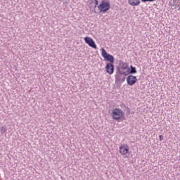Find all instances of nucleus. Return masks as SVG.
Returning a JSON list of instances; mask_svg holds the SVG:
<instances>
[{"mask_svg":"<svg viewBox=\"0 0 180 180\" xmlns=\"http://www.w3.org/2000/svg\"><path fill=\"white\" fill-rule=\"evenodd\" d=\"M127 75V72L126 71H119L116 70V74L115 75V84L117 85H120L123 84L126 79V77Z\"/></svg>","mask_w":180,"mask_h":180,"instance_id":"nucleus-1","label":"nucleus"},{"mask_svg":"<svg viewBox=\"0 0 180 180\" xmlns=\"http://www.w3.org/2000/svg\"><path fill=\"white\" fill-rule=\"evenodd\" d=\"M123 115H124V112L120 108L114 109L111 113L112 118L114 120H120L123 117Z\"/></svg>","mask_w":180,"mask_h":180,"instance_id":"nucleus-2","label":"nucleus"},{"mask_svg":"<svg viewBox=\"0 0 180 180\" xmlns=\"http://www.w3.org/2000/svg\"><path fill=\"white\" fill-rule=\"evenodd\" d=\"M98 8L100 12H103V13H105V12H108L109 9H110V3L102 1L101 3L98 6Z\"/></svg>","mask_w":180,"mask_h":180,"instance_id":"nucleus-3","label":"nucleus"},{"mask_svg":"<svg viewBox=\"0 0 180 180\" xmlns=\"http://www.w3.org/2000/svg\"><path fill=\"white\" fill-rule=\"evenodd\" d=\"M101 55L102 57H103V58L105 60V61H109L111 64H113V63H115V57L108 53V52H106V50H105V49L103 48L101 49Z\"/></svg>","mask_w":180,"mask_h":180,"instance_id":"nucleus-4","label":"nucleus"},{"mask_svg":"<svg viewBox=\"0 0 180 180\" xmlns=\"http://www.w3.org/2000/svg\"><path fill=\"white\" fill-rule=\"evenodd\" d=\"M129 70V63L120 60L118 66L116 67L117 71H127Z\"/></svg>","mask_w":180,"mask_h":180,"instance_id":"nucleus-5","label":"nucleus"},{"mask_svg":"<svg viewBox=\"0 0 180 180\" xmlns=\"http://www.w3.org/2000/svg\"><path fill=\"white\" fill-rule=\"evenodd\" d=\"M84 41L88 44L90 47H92V49H97L96 44H95V41L89 37H86L84 38Z\"/></svg>","mask_w":180,"mask_h":180,"instance_id":"nucleus-6","label":"nucleus"},{"mask_svg":"<svg viewBox=\"0 0 180 180\" xmlns=\"http://www.w3.org/2000/svg\"><path fill=\"white\" fill-rule=\"evenodd\" d=\"M105 71L110 75H112L115 72V65L113 63H107L105 65Z\"/></svg>","mask_w":180,"mask_h":180,"instance_id":"nucleus-7","label":"nucleus"},{"mask_svg":"<svg viewBox=\"0 0 180 180\" xmlns=\"http://www.w3.org/2000/svg\"><path fill=\"white\" fill-rule=\"evenodd\" d=\"M127 82L128 85H134L137 82V77L133 76L131 75L127 77Z\"/></svg>","mask_w":180,"mask_h":180,"instance_id":"nucleus-8","label":"nucleus"},{"mask_svg":"<svg viewBox=\"0 0 180 180\" xmlns=\"http://www.w3.org/2000/svg\"><path fill=\"white\" fill-rule=\"evenodd\" d=\"M120 153L122 154V155H126L129 153V146H123V145H121L120 146Z\"/></svg>","mask_w":180,"mask_h":180,"instance_id":"nucleus-9","label":"nucleus"},{"mask_svg":"<svg viewBox=\"0 0 180 180\" xmlns=\"http://www.w3.org/2000/svg\"><path fill=\"white\" fill-rule=\"evenodd\" d=\"M99 4V1L98 0H91V2L90 4V6H94V11L92 12H94V13H96V7L98 6V4Z\"/></svg>","mask_w":180,"mask_h":180,"instance_id":"nucleus-10","label":"nucleus"},{"mask_svg":"<svg viewBox=\"0 0 180 180\" xmlns=\"http://www.w3.org/2000/svg\"><path fill=\"white\" fill-rule=\"evenodd\" d=\"M128 3L131 6H137L138 5H140V0H128Z\"/></svg>","mask_w":180,"mask_h":180,"instance_id":"nucleus-11","label":"nucleus"},{"mask_svg":"<svg viewBox=\"0 0 180 180\" xmlns=\"http://www.w3.org/2000/svg\"><path fill=\"white\" fill-rule=\"evenodd\" d=\"M136 73H137V70L136 69L135 67H134L133 65H131L129 68V74H136Z\"/></svg>","mask_w":180,"mask_h":180,"instance_id":"nucleus-12","label":"nucleus"},{"mask_svg":"<svg viewBox=\"0 0 180 180\" xmlns=\"http://www.w3.org/2000/svg\"><path fill=\"white\" fill-rule=\"evenodd\" d=\"M0 133H1V134H4V133H6V125H3L1 127H0Z\"/></svg>","mask_w":180,"mask_h":180,"instance_id":"nucleus-13","label":"nucleus"},{"mask_svg":"<svg viewBox=\"0 0 180 180\" xmlns=\"http://www.w3.org/2000/svg\"><path fill=\"white\" fill-rule=\"evenodd\" d=\"M124 112H127V115H130L131 110H130V108L128 107V108H125Z\"/></svg>","mask_w":180,"mask_h":180,"instance_id":"nucleus-14","label":"nucleus"},{"mask_svg":"<svg viewBox=\"0 0 180 180\" xmlns=\"http://www.w3.org/2000/svg\"><path fill=\"white\" fill-rule=\"evenodd\" d=\"M155 0H141V2H154Z\"/></svg>","mask_w":180,"mask_h":180,"instance_id":"nucleus-15","label":"nucleus"},{"mask_svg":"<svg viewBox=\"0 0 180 180\" xmlns=\"http://www.w3.org/2000/svg\"><path fill=\"white\" fill-rule=\"evenodd\" d=\"M159 139L160 141H162L164 140V136L162 135H160Z\"/></svg>","mask_w":180,"mask_h":180,"instance_id":"nucleus-16","label":"nucleus"},{"mask_svg":"<svg viewBox=\"0 0 180 180\" xmlns=\"http://www.w3.org/2000/svg\"><path fill=\"white\" fill-rule=\"evenodd\" d=\"M121 108H124L125 109H127V108H129V107H127L126 105L122 104V105H121Z\"/></svg>","mask_w":180,"mask_h":180,"instance_id":"nucleus-17","label":"nucleus"},{"mask_svg":"<svg viewBox=\"0 0 180 180\" xmlns=\"http://www.w3.org/2000/svg\"><path fill=\"white\" fill-rule=\"evenodd\" d=\"M59 1H60V2H63V0H59Z\"/></svg>","mask_w":180,"mask_h":180,"instance_id":"nucleus-18","label":"nucleus"}]
</instances>
